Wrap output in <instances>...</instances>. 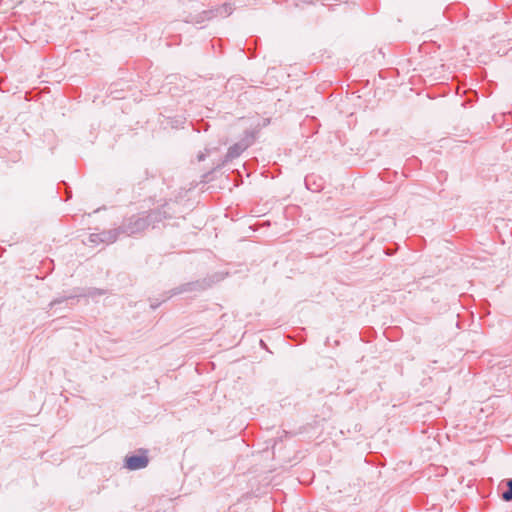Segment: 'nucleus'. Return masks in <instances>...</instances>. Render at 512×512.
<instances>
[{
	"label": "nucleus",
	"instance_id": "nucleus-1",
	"mask_svg": "<svg viewBox=\"0 0 512 512\" xmlns=\"http://www.w3.org/2000/svg\"><path fill=\"white\" fill-rule=\"evenodd\" d=\"M126 467L130 470L145 468L148 465V458L145 454H138L127 457L125 460Z\"/></svg>",
	"mask_w": 512,
	"mask_h": 512
},
{
	"label": "nucleus",
	"instance_id": "nucleus-2",
	"mask_svg": "<svg viewBox=\"0 0 512 512\" xmlns=\"http://www.w3.org/2000/svg\"><path fill=\"white\" fill-rule=\"evenodd\" d=\"M507 486H508V491L503 493V499L505 501H510V500H512V479L508 480Z\"/></svg>",
	"mask_w": 512,
	"mask_h": 512
}]
</instances>
